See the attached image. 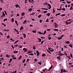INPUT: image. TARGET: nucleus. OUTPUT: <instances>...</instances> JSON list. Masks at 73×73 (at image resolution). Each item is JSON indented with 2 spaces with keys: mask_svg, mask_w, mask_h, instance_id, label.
I'll return each mask as SVG.
<instances>
[{
  "mask_svg": "<svg viewBox=\"0 0 73 73\" xmlns=\"http://www.w3.org/2000/svg\"><path fill=\"white\" fill-rule=\"evenodd\" d=\"M5 16V13H4V12L3 11L2 12V15H1V17L3 18V17Z\"/></svg>",
  "mask_w": 73,
  "mask_h": 73,
  "instance_id": "obj_1",
  "label": "nucleus"
},
{
  "mask_svg": "<svg viewBox=\"0 0 73 73\" xmlns=\"http://www.w3.org/2000/svg\"><path fill=\"white\" fill-rule=\"evenodd\" d=\"M54 24H55L54 27H55V28H56L58 27V24L56 23H54Z\"/></svg>",
  "mask_w": 73,
  "mask_h": 73,
  "instance_id": "obj_2",
  "label": "nucleus"
},
{
  "mask_svg": "<svg viewBox=\"0 0 73 73\" xmlns=\"http://www.w3.org/2000/svg\"><path fill=\"white\" fill-rule=\"evenodd\" d=\"M48 6V7H48V9H50L51 8H52V7H51V5H50L49 4H48L47 5Z\"/></svg>",
  "mask_w": 73,
  "mask_h": 73,
  "instance_id": "obj_3",
  "label": "nucleus"
},
{
  "mask_svg": "<svg viewBox=\"0 0 73 73\" xmlns=\"http://www.w3.org/2000/svg\"><path fill=\"white\" fill-rule=\"evenodd\" d=\"M23 50H24L25 52H27L28 51V49H26L25 48H24L23 49Z\"/></svg>",
  "mask_w": 73,
  "mask_h": 73,
  "instance_id": "obj_4",
  "label": "nucleus"
},
{
  "mask_svg": "<svg viewBox=\"0 0 73 73\" xmlns=\"http://www.w3.org/2000/svg\"><path fill=\"white\" fill-rule=\"evenodd\" d=\"M57 58H58L60 61L61 60V56H59L56 57Z\"/></svg>",
  "mask_w": 73,
  "mask_h": 73,
  "instance_id": "obj_5",
  "label": "nucleus"
},
{
  "mask_svg": "<svg viewBox=\"0 0 73 73\" xmlns=\"http://www.w3.org/2000/svg\"><path fill=\"white\" fill-rule=\"evenodd\" d=\"M58 55H59V56H64V54H63L62 53H58Z\"/></svg>",
  "mask_w": 73,
  "mask_h": 73,
  "instance_id": "obj_6",
  "label": "nucleus"
},
{
  "mask_svg": "<svg viewBox=\"0 0 73 73\" xmlns=\"http://www.w3.org/2000/svg\"><path fill=\"white\" fill-rule=\"evenodd\" d=\"M53 68V65L51 66L49 69L48 71H50L51 69H52Z\"/></svg>",
  "mask_w": 73,
  "mask_h": 73,
  "instance_id": "obj_7",
  "label": "nucleus"
},
{
  "mask_svg": "<svg viewBox=\"0 0 73 73\" xmlns=\"http://www.w3.org/2000/svg\"><path fill=\"white\" fill-rule=\"evenodd\" d=\"M46 16H48V17H49V16H50V13H48L47 14H46Z\"/></svg>",
  "mask_w": 73,
  "mask_h": 73,
  "instance_id": "obj_8",
  "label": "nucleus"
},
{
  "mask_svg": "<svg viewBox=\"0 0 73 73\" xmlns=\"http://www.w3.org/2000/svg\"><path fill=\"white\" fill-rule=\"evenodd\" d=\"M21 15L22 16H24V15H25V13L23 12L22 13H21Z\"/></svg>",
  "mask_w": 73,
  "mask_h": 73,
  "instance_id": "obj_9",
  "label": "nucleus"
},
{
  "mask_svg": "<svg viewBox=\"0 0 73 73\" xmlns=\"http://www.w3.org/2000/svg\"><path fill=\"white\" fill-rule=\"evenodd\" d=\"M41 9H43V10H46L47 11H48V9L45 8H41Z\"/></svg>",
  "mask_w": 73,
  "mask_h": 73,
  "instance_id": "obj_10",
  "label": "nucleus"
},
{
  "mask_svg": "<svg viewBox=\"0 0 73 73\" xmlns=\"http://www.w3.org/2000/svg\"><path fill=\"white\" fill-rule=\"evenodd\" d=\"M18 52H19L18 51H13V53H17Z\"/></svg>",
  "mask_w": 73,
  "mask_h": 73,
  "instance_id": "obj_11",
  "label": "nucleus"
},
{
  "mask_svg": "<svg viewBox=\"0 0 73 73\" xmlns=\"http://www.w3.org/2000/svg\"><path fill=\"white\" fill-rule=\"evenodd\" d=\"M38 40H39V42H41V41H42L41 39L40 38H38Z\"/></svg>",
  "mask_w": 73,
  "mask_h": 73,
  "instance_id": "obj_12",
  "label": "nucleus"
},
{
  "mask_svg": "<svg viewBox=\"0 0 73 73\" xmlns=\"http://www.w3.org/2000/svg\"><path fill=\"white\" fill-rule=\"evenodd\" d=\"M32 11V8H29V12H31Z\"/></svg>",
  "mask_w": 73,
  "mask_h": 73,
  "instance_id": "obj_13",
  "label": "nucleus"
},
{
  "mask_svg": "<svg viewBox=\"0 0 73 73\" xmlns=\"http://www.w3.org/2000/svg\"><path fill=\"white\" fill-rule=\"evenodd\" d=\"M42 57H44V56H46V54H45V53H43L42 55Z\"/></svg>",
  "mask_w": 73,
  "mask_h": 73,
  "instance_id": "obj_14",
  "label": "nucleus"
},
{
  "mask_svg": "<svg viewBox=\"0 0 73 73\" xmlns=\"http://www.w3.org/2000/svg\"><path fill=\"white\" fill-rule=\"evenodd\" d=\"M38 33H39V34H40V35H42L44 34V33H42L41 32H38Z\"/></svg>",
  "mask_w": 73,
  "mask_h": 73,
  "instance_id": "obj_15",
  "label": "nucleus"
},
{
  "mask_svg": "<svg viewBox=\"0 0 73 73\" xmlns=\"http://www.w3.org/2000/svg\"><path fill=\"white\" fill-rule=\"evenodd\" d=\"M15 21L16 24H17V25L18 26L19 25H18V23H17V21H16V20H15Z\"/></svg>",
  "mask_w": 73,
  "mask_h": 73,
  "instance_id": "obj_16",
  "label": "nucleus"
},
{
  "mask_svg": "<svg viewBox=\"0 0 73 73\" xmlns=\"http://www.w3.org/2000/svg\"><path fill=\"white\" fill-rule=\"evenodd\" d=\"M23 26H21L20 29V30H22L23 29H24V28H23Z\"/></svg>",
  "mask_w": 73,
  "mask_h": 73,
  "instance_id": "obj_17",
  "label": "nucleus"
},
{
  "mask_svg": "<svg viewBox=\"0 0 73 73\" xmlns=\"http://www.w3.org/2000/svg\"><path fill=\"white\" fill-rule=\"evenodd\" d=\"M6 57H8V58H9V57H10V55H9L7 54L6 55Z\"/></svg>",
  "mask_w": 73,
  "mask_h": 73,
  "instance_id": "obj_18",
  "label": "nucleus"
},
{
  "mask_svg": "<svg viewBox=\"0 0 73 73\" xmlns=\"http://www.w3.org/2000/svg\"><path fill=\"white\" fill-rule=\"evenodd\" d=\"M36 53H37V54L40 55V53L38 51H36Z\"/></svg>",
  "mask_w": 73,
  "mask_h": 73,
  "instance_id": "obj_19",
  "label": "nucleus"
},
{
  "mask_svg": "<svg viewBox=\"0 0 73 73\" xmlns=\"http://www.w3.org/2000/svg\"><path fill=\"white\" fill-rule=\"evenodd\" d=\"M32 53V51H29L27 52V54H29V53Z\"/></svg>",
  "mask_w": 73,
  "mask_h": 73,
  "instance_id": "obj_20",
  "label": "nucleus"
},
{
  "mask_svg": "<svg viewBox=\"0 0 73 73\" xmlns=\"http://www.w3.org/2000/svg\"><path fill=\"white\" fill-rule=\"evenodd\" d=\"M33 49L34 50L36 49V47H35V46H33Z\"/></svg>",
  "mask_w": 73,
  "mask_h": 73,
  "instance_id": "obj_21",
  "label": "nucleus"
},
{
  "mask_svg": "<svg viewBox=\"0 0 73 73\" xmlns=\"http://www.w3.org/2000/svg\"><path fill=\"white\" fill-rule=\"evenodd\" d=\"M15 6L17 8H18V7L19 6V5L18 4H16L15 5Z\"/></svg>",
  "mask_w": 73,
  "mask_h": 73,
  "instance_id": "obj_22",
  "label": "nucleus"
},
{
  "mask_svg": "<svg viewBox=\"0 0 73 73\" xmlns=\"http://www.w3.org/2000/svg\"><path fill=\"white\" fill-rule=\"evenodd\" d=\"M68 72V71H66L65 70H63V73H65V72Z\"/></svg>",
  "mask_w": 73,
  "mask_h": 73,
  "instance_id": "obj_23",
  "label": "nucleus"
},
{
  "mask_svg": "<svg viewBox=\"0 0 73 73\" xmlns=\"http://www.w3.org/2000/svg\"><path fill=\"white\" fill-rule=\"evenodd\" d=\"M64 70V69H62L61 70V73H63V71Z\"/></svg>",
  "mask_w": 73,
  "mask_h": 73,
  "instance_id": "obj_24",
  "label": "nucleus"
},
{
  "mask_svg": "<svg viewBox=\"0 0 73 73\" xmlns=\"http://www.w3.org/2000/svg\"><path fill=\"white\" fill-rule=\"evenodd\" d=\"M27 23V20H25L24 22H23V24H25V23Z\"/></svg>",
  "mask_w": 73,
  "mask_h": 73,
  "instance_id": "obj_25",
  "label": "nucleus"
},
{
  "mask_svg": "<svg viewBox=\"0 0 73 73\" xmlns=\"http://www.w3.org/2000/svg\"><path fill=\"white\" fill-rule=\"evenodd\" d=\"M23 36H24V38H25L26 37V35H25V34L23 33Z\"/></svg>",
  "mask_w": 73,
  "mask_h": 73,
  "instance_id": "obj_26",
  "label": "nucleus"
},
{
  "mask_svg": "<svg viewBox=\"0 0 73 73\" xmlns=\"http://www.w3.org/2000/svg\"><path fill=\"white\" fill-rule=\"evenodd\" d=\"M66 56L67 57H68V58H69V59H70V60L71 59V58H70V56L67 55Z\"/></svg>",
  "mask_w": 73,
  "mask_h": 73,
  "instance_id": "obj_27",
  "label": "nucleus"
},
{
  "mask_svg": "<svg viewBox=\"0 0 73 73\" xmlns=\"http://www.w3.org/2000/svg\"><path fill=\"white\" fill-rule=\"evenodd\" d=\"M32 32H33V33H36V30H35L34 31H33Z\"/></svg>",
  "mask_w": 73,
  "mask_h": 73,
  "instance_id": "obj_28",
  "label": "nucleus"
},
{
  "mask_svg": "<svg viewBox=\"0 0 73 73\" xmlns=\"http://www.w3.org/2000/svg\"><path fill=\"white\" fill-rule=\"evenodd\" d=\"M60 14H61L60 13L57 14L55 15V16H58V15H60Z\"/></svg>",
  "mask_w": 73,
  "mask_h": 73,
  "instance_id": "obj_29",
  "label": "nucleus"
},
{
  "mask_svg": "<svg viewBox=\"0 0 73 73\" xmlns=\"http://www.w3.org/2000/svg\"><path fill=\"white\" fill-rule=\"evenodd\" d=\"M47 52H48V53H50V54H52V53H51V52H50V51H49V50H46Z\"/></svg>",
  "mask_w": 73,
  "mask_h": 73,
  "instance_id": "obj_30",
  "label": "nucleus"
},
{
  "mask_svg": "<svg viewBox=\"0 0 73 73\" xmlns=\"http://www.w3.org/2000/svg\"><path fill=\"white\" fill-rule=\"evenodd\" d=\"M48 12L46 11H44L43 12V13H46Z\"/></svg>",
  "mask_w": 73,
  "mask_h": 73,
  "instance_id": "obj_31",
  "label": "nucleus"
},
{
  "mask_svg": "<svg viewBox=\"0 0 73 73\" xmlns=\"http://www.w3.org/2000/svg\"><path fill=\"white\" fill-rule=\"evenodd\" d=\"M21 57H22V56L21 55L18 58L19 60H20L21 58Z\"/></svg>",
  "mask_w": 73,
  "mask_h": 73,
  "instance_id": "obj_32",
  "label": "nucleus"
},
{
  "mask_svg": "<svg viewBox=\"0 0 73 73\" xmlns=\"http://www.w3.org/2000/svg\"><path fill=\"white\" fill-rule=\"evenodd\" d=\"M25 60H26V59H25L22 61V63H24V62H25Z\"/></svg>",
  "mask_w": 73,
  "mask_h": 73,
  "instance_id": "obj_33",
  "label": "nucleus"
},
{
  "mask_svg": "<svg viewBox=\"0 0 73 73\" xmlns=\"http://www.w3.org/2000/svg\"><path fill=\"white\" fill-rule=\"evenodd\" d=\"M66 44H70V42L67 41L66 42Z\"/></svg>",
  "mask_w": 73,
  "mask_h": 73,
  "instance_id": "obj_34",
  "label": "nucleus"
},
{
  "mask_svg": "<svg viewBox=\"0 0 73 73\" xmlns=\"http://www.w3.org/2000/svg\"><path fill=\"white\" fill-rule=\"evenodd\" d=\"M44 5H47V4H48V2H45V3H44L43 4Z\"/></svg>",
  "mask_w": 73,
  "mask_h": 73,
  "instance_id": "obj_35",
  "label": "nucleus"
},
{
  "mask_svg": "<svg viewBox=\"0 0 73 73\" xmlns=\"http://www.w3.org/2000/svg\"><path fill=\"white\" fill-rule=\"evenodd\" d=\"M58 40H61V39H62V38L60 36V37H59L58 38Z\"/></svg>",
  "mask_w": 73,
  "mask_h": 73,
  "instance_id": "obj_36",
  "label": "nucleus"
},
{
  "mask_svg": "<svg viewBox=\"0 0 73 73\" xmlns=\"http://www.w3.org/2000/svg\"><path fill=\"white\" fill-rule=\"evenodd\" d=\"M46 23H48L49 22V19H47L46 20Z\"/></svg>",
  "mask_w": 73,
  "mask_h": 73,
  "instance_id": "obj_37",
  "label": "nucleus"
},
{
  "mask_svg": "<svg viewBox=\"0 0 73 73\" xmlns=\"http://www.w3.org/2000/svg\"><path fill=\"white\" fill-rule=\"evenodd\" d=\"M69 46L70 47H71V48H73V46H72V44H69Z\"/></svg>",
  "mask_w": 73,
  "mask_h": 73,
  "instance_id": "obj_38",
  "label": "nucleus"
},
{
  "mask_svg": "<svg viewBox=\"0 0 73 73\" xmlns=\"http://www.w3.org/2000/svg\"><path fill=\"white\" fill-rule=\"evenodd\" d=\"M37 64H39V65H41V62H39L37 63Z\"/></svg>",
  "mask_w": 73,
  "mask_h": 73,
  "instance_id": "obj_39",
  "label": "nucleus"
},
{
  "mask_svg": "<svg viewBox=\"0 0 73 73\" xmlns=\"http://www.w3.org/2000/svg\"><path fill=\"white\" fill-rule=\"evenodd\" d=\"M66 2L67 3H68V4H70V3H72V2L68 1H66Z\"/></svg>",
  "mask_w": 73,
  "mask_h": 73,
  "instance_id": "obj_40",
  "label": "nucleus"
},
{
  "mask_svg": "<svg viewBox=\"0 0 73 73\" xmlns=\"http://www.w3.org/2000/svg\"><path fill=\"white\" fill-rule=\"evenodd\" d=\"M11 21L12 22H14V18H13L11 19Z\"/></svg>",
  "mask_w": 73,
  "mask_h": 73,
  "instance_id": "obj_41",
  "label": "nucleus"
},
{
  "mask_svg": "<svg viewBox=\"0 0 73 73\" xmlns=\"http://www.w3.org/2000/svg\"><path fill=\"white\" fill-rule=\"evenodd\" d=\"M53 13H55V10H54V8L53 9Z\"/></svg>",
  "mask_w": 73,
  "mask_h": 73,
  "instance_id": "obj_42",
  "label": "nucleus"
},
{
  "mask_svg": "<svg viewBox=\"0 0 73 73\" xmlns=\"http://www.w3.org/2000/svg\"><path fill=\"white\" fill-rule=\"evenodd\" d=\"M53 30H54V31H58V30L57 29H54Z\"/></svg>",
  "mask_w": 73,
  "mask_h": 73,
  "instance_id": "obj_43",
  "label": "nucleus"
},
{
  "mask_svg": "<svg viewBox=\"0 0 73 73\" xmlns=\"http://www.w3.org/2000/svg\"><path fill=\"white\" fill-rule=\"evenodd\" d=\"M14 31H16V32H19V31L16 30V29H14Z\"/></svg>",
  "mask_w": 73,
  "mask_h": 73,
  "instance_id": "obj_44",
  "label": "nucleus"
},
{
  "mask_svg": "<svg viewBox=\"0 0 73 73\" xmlns=\"http://www.w3.org/2000/svg\"><path fill=\"white\" fill-rule=\"evenodd\" d=\"M62 11H65L66 9H65V8H63L62 9Z\"/></svg>",
  "mask_w": 73,
  "mask_h": 73,
  "instance_id": "obj_45",
  "label": "nucleus"
},
{
  "mask_svg": "<svg viewBox=\"0 0 73 73\" xmlns=\"http://www.w3.org/2000/svg\"><path fill=\"white\" fill-rule=\"evenodd\" d=\"M50 30H51V29H47L46 30V31H50Z\"/></svg>",
  "mask_w": 73,
  "mask_h": 73,
  "instance_id": "obj_46",
  "label": "nucleus"
},
{
  "mask_svg": "<svg viewBox=\"0 0 73 73\" xmlns=\"http://www.w3.org/2000/svg\"><path fill=\"white\" fill-rule=\"evenodd\" d=\"M46 31L45 30L44 31V33H43V34L44 35H45L46 34Z\"/></svg>",
  "mask_w": 73,
  "mask_h": 73,
  "instance_id": "obj_47",
  "label": "nucleus"
},
{
  "mask_svg": "<svg viewBox=\"0 0 73 73\" xmlns=\"http://www.w3.org/2000/svg\"><path fill=\"white\" fill-rule=\"evenodd\" d=\"M38 18H40L41 17V15H40L38 16Z\"/></svg>",
  "mask_w": 73,
  "mask_h": 73,
  "instance_id": "obj_48",
  "label": "nucleus"
},
{
  "mask_svg": "<svg viewBox=\"0 0 73 73\" xmlns=\"http://www.w3.org/2000/svg\"><path fill=\"white\" fill-rule=\"evenodd\" d=\"M7 21V19H5L3 20V21Z\"/></svg>",
  "mask_w": 73,
  "mask_h": 73,
  "instance_id": "obj_49",
  "label": "nucleus"
},
{
  "mask_svg": "<svg viewBox=\"0 0 73 73\" xmlns=\"http://www.w3.org/2000/svg\"><path fill=\"white\" fill-rule=\"evenodd\" d=\"M4 12L5 13V15H6V16H7V11H4Z\"/></svg>",
  "mask_w": 73,
  "mask_h": 73,
  "instance_id": "obj_50",
  "label": "nucleus"
},
{
  "mask_svg": "<svg viewBox=\"0 0 73 73\" xmlns=\"http://www.w3.org/2000/svg\"><path fill=\"white\" fill-rule=\"evenodd\" d=\"M29 60H30V59H27V60L26 62H28V61H29Z\"/></svg>",
  "mask_w": 73,
  "mask_h": 73,
  "instance_id": "obj_51",
  "label": "nucleus"
},
{
  "mask_svg": "<svg viewBox=\"0 0 73 73\" xmlns=\"http://www.w3.org/2000/svg\"><path fill=\"white\" fill-rule=\"evenodd\" d=\"M29 55H31L32 56H34V54L33 53H31L29 54Z\"/></svg>",
  "mask_w": 73,
  "mask_h": 73,
  "instance_id": "obj_52",
  "label": "nucleus"
},
{
  "mask_svg": "<svg viewBox=\"0 0 73 73\" xmlns=\"http://www.w3.org/2000/svg\"><path fill=\"white\" fill-rule=\"evenodd\" d=\"M73 9V7H72V6H71L70 8V10H72Z\"/></svg>",
  "mask_w": 73,
  "mask_h": 73,
  "instance_id": "obj_53",
  "label": "nucleus"
},
{
  "mask_svg": "<svg viewBox=\"0 0 73 73\" xmlns=\"http://www.w3.org/2000/svg\"><path fill=\"white\" fill-rule=\"evenodd\" d=\"M66 25H68L69 24L68 22H65Z\"/></svg>",
  "mask_w": 73,
  "mask_h": 73,
  "instance_id": "obj_54",
  "label": "nucleus"
},
{
  "mask_svg": "<svg viewBox=\"0 0 73 73\" xmlns=\"http://www.w3.org/2000/svg\"><path fill=\"white\" fill-rule=\"evenodd\" d=\"M45 37H44V36H42V37H41V38H42V39H44V38H45Z\"/></svg>",
  "mask_w": 73,
  "mask_h": 73,
  "instance_id": "obj_55",
  "label": "nucleus"
},
{
  "mask_svg": "<svg viewBox=\"0 0 73 73\" xmlns=\"http://www.w3.org/2000/svg\"><path fill=\"white\" fill-rule=\"evenodd\" d=\"M29 1L30 2V3H32L33 4V2H31V0H29Z\"/></svg>",
  "mask_w": 73,
  "mask_h": 73,
  "instance_id": "obj_56",
  "label": "nucleus"
},
{
  "mask_svg": "<svg viewBox=\"0 0 73 73\" xmlns=\"http://www.w3.org/2000/svg\"><path fill=\"white\" fill-rule=\"evenodd\" d=\"M48 40H50L51 38H52L51 37H48Z\"/></svg>",
  "mask_w": 73,
  "mask_h": 73,
  "instance_id": "obj_57",
  "label": "nucleus"
},
{
  "mask_svg": "<svg viewBox=\"0 0 73 73\" xmlns=\"http://www.w3.org/2000/svg\"><path fill=\"white\" fill-rule=\"evenodd\" d=\"M48 50H50V52H51V49H50V48H48Z\"/></svg>",
  "mask_w": 73,
  "mask_h": 73,
  "instance_id": "obj_58",
  "label": "nucleus"
},
{
  "mask_svg": "<svg viewBox=\"0 0 73 73\" xmlns=\"http://www.w3.org/2000/svg\"><path fill=\"white\" fill-rule=\"evenodd\" d=\"M65 16V14H62L61 15V16Z\"/></svg>",
  "mask_w": 73,
  "mask_h": 73,
  "instance_id": "obj_59",
  "label": "nucleus"
},
{
  "mask_svg": "<svg viewBox=\"0 0 73 73\" xmlns=\"http://www.w3.org/2000/svg\"><path fill=\"white\" fill-rule=\"evenodd\" d=\"M16 58H17L16 57H14L12 58L13 59H14V60H16Z\"/></svg>",
  "mask_w": 73,
  "mask_h": 73,
  "instance_id": "obj_60",
  "label": "nucleus"
},
{
  "mask_svg": "<svg viewBox=\"0 0 73 73\" xmlns=\"http://www.w3.org/2000/svg\"><path fill=\"white\" fill-rule=\"evenodd\" d=\"M42 20H40L39 23H42Z\"/></svg>",
  "mask_w": 73,
  "mask_h": 73,
  "instance_id": "obj_61",
  "label": "nucleus"
},
{
  "mask_svg": "<svg viewBox=\"0 0 73 73\" xmlns=\"http://www.w3.org/2000/svg\"><path fill=\"white\" fill-rule=\"evenodd\" d=\"M0 1L1 2V3H3V0H1Z\"/></svg>",
  "mask_w": 73,
  "mask_h": 73,
  "instance_id": "obj_62",
  "label": "nucleus"
},
{
  "mask_svg": "<svg viewBox=\"0 0 73 73\" xmlns=\"http://www.w3.org/2000/svg\"><path fill=\"white\" fill-rule=\"evenodd\" d=\"M44 42V40H42L41 42V44H42Z\"/></svg>",
  "mask_w": 73,
  "mask_h": 73,
  "instance_id": "obj_63",
  "label": "nucleus"
},
{
  "mask_svg": "<svg viewBox=\"0 0 73 73\" xmlns=\"http://www.w3.org/2000/svg\"><path fill=\"white\" fill-rule=\"evenodd\" d=\"M10 38V36H9L8 35L7 36V38Z\"/></svg>",
  "mask_w": 73,
  "mask_h": 73,
  "instance_id": "obj_64",
  "label": "nucleus"
}]
</instances>
